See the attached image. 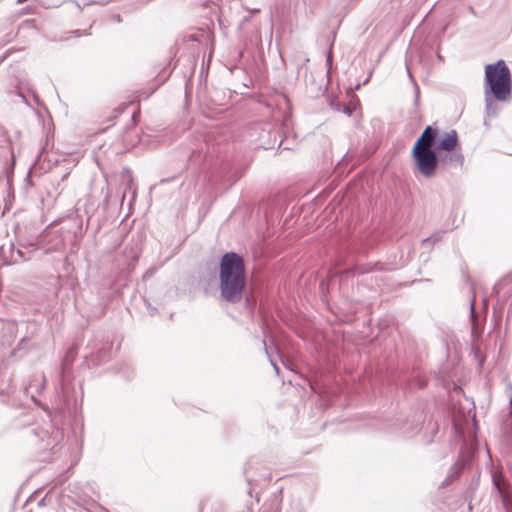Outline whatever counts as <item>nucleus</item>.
Listing matches in <instances>:
<instances>
[{
  "instance_id": "6e6552de",
  "label": "nucleus",
  "mask_w": 512,
  "mask_h": 512,
  "mask_svg": "<svg viewBox=\"0 0 512 512\" xmlns=\"http://www.w3.org/2000/svg\"><path fill=\"white\" fill-rule=\"evenodd\" d=\"M406 67H407V71H408V75H409L410 79H412V80H413V76H412V74H411V72H410V69H409L408 64H406Z\"/></svg>"
},
{
  "instance_id": "f257e3e1",
  "label": "nucleus",
  "mask_w": 512,
  "mask_h": 512,
  "mask_svg": "<svg viewBox=\"0 0 512 512\" xmlns=\"http://www.w3.org/2000/svg\"><path fill=\"white\" fill-rule=\"evenodd\" d=\"M511 73L503 60L488 64L485 67L484 96L486 109L489 114L495 115L493 100L508 102L511 98Z\"/></svg>"
},
{
  "instance_id": "f03ea898",
  "label": "nucleus",
  "mask_w": 512,
  "mask_h": 512,
  "mask_svg": "<svg viewBox=\"0 0 512 512\" xmlns=\"http://www.w3.org/2000/svg\"><path fill=\"white\" fill-rule=\"evenodd\" d=\"M245 287V266L236 253H226L220 263V290L222 297L231 303L239 302Z\"/></svg>"
},
{
  "instance_id": "1a4fd4ad",
  "label": "nucleus",
  "mask_w": 512,
  "mask_h": 512,
  "mask_svg": "<svg viewBox=\"0 0 512 512\" xmlns=\"http://www.w3.org/2000/svg\"><path fill=\"white\" fill-rule=\"evenodd\" d=\"M271 363L274 366L275 371L278 373L279 372V368L277 367V365L273 361H271Z\"/></svg>"
},
{
  "instance_id": "7ed1b4c3",
  "label": "nucleus",
  "mask_w": 512,
  "mask_h": 512,
  "mask_svg": "<svg viewBox=\"0 0 512 512\" xmlns=\"http://www.w3.org/2000/svg\"><path fill=\"white\" fill-rule=\"evenodd\" d=\"M438 131L428 126L414 144L412 156L417 171L426 178H432L436 173L439 155L433 150Z\"/></svg>"
},
{
  "instance_id": "423d86ee",
  "label": "nucleus",
  "mask_w": 512,
  "mask_h": 512,
  "mask_svg": "<svg viewBox=\"0 0 512 512\" xmlns=\"http://www.w3.org/2000/svg\"><path fill=\"white\" fill-rule=\"evenodd\" d=\"M471 313L474 314L475 311V299L473 298L470 305Z\"/></svg>"
},
{
  "instance_id": "9d476101",
  "label": "nucleus",
  "mask_w": 512,
  "mask_h": 512,
  "mask_svg": "<svg viewBox=\"0 0 512 512\" xmlns=\"http://www.w3.org/2000/svg\"><path fill=\"white\" fill-rule=\"evenodd\" d=\"M24 0H17L18 3H22Z\"/></svg>"
},
{
  "instance_id": "0eeeda50",
  "label": "nucleus",
  "mask_w": 512,
  "mask_h": 512,
  "mask_svg": "<svg viewBox=\"0 0 512 512\" xmlns=\"http://www.w3.org/2000/svg\"><path fill=\"white\" fill-rule=\"evenodd\" d=\"M344 113L350 116L351 115V109L349 107H345L344 108Z\"/></svg>"
},
{
  "instance_id": "39448f33",
  "label": "nucleus",
  "mask_w": 512,
  "mask_h": 512,
  "mask_svg": "<svg viewBox=\"0 0 512 512\" xmlns=\"http://www.w3.org/2000/svg\"><path fill=\"white\" fill-rule=\"evenodd\" d=\"M494 485L498 489L506 512H512V497L502 488L500 482L496 478H494Z\"/></svg>"
},
{
  "instance_id": "9b49d317",
  "label": "nucleus",
  "mask_w": 512,
  "mask_h": 512,
  "mask_svg": "<svg viewBox=\"0 0 512 512\" xmlns=\"http://www.w3.org/2000/svg\"><path fill=\"white\" fill-rule=\"evenodd\" d=\"M510 403H511V405H512V397L510 398Z\"/></svg>"
},
{
  "instance_id": "20e7f679",
  "label": "nucleus",
  "mask_w": 512,
  "mask_h": 512,
  "mask_svg": "<svg viewBox=\"0 0 512 512\" xmlns=\"http://www.w3.org/2000/svg\"><path fill=\"white\" fill-rule=\"evenodd\" d=\"M457 144V133L455 131H451L449 133H446L443 137H441L438 140L436 137L433 147H435V151L436 153H438L440 160L461 164L463 161L462 155L453 152Z\"/></svg>"
}]
</instances>
